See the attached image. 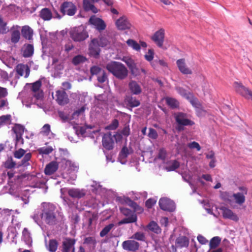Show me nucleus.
<instances>
[{
  "instance_id": "de8ad7c7",
  "label": "nucleus",
  "mask_w": 252,
  "mask_h": 252,
  "mask_svg": "<svg viewBox=\"0 0 252 252\" xmlns=\"http://www.w3.org/2000/svg\"><path fill=\"white\" fill-rule=\"evenodd\" d=\"M12 130L15 134H18V135L21 137L24 131V127L20 124H16L13 127Z\"/></svg>"
},
{
  "instance_id": "4468645a",
  "label": "nucleus",
  "mask_w": 252,
  "mask_h": 252,
  "mask_svg": "<svg viewBox=\"0 0 252 252\" xmlns=\"http://www.w3.org/2000/svg\"><path fill=\"white\" fill-rule=\"evenodd\" d=\"M102 142L105 150L110 151L113 149L114 141L111 133H105L102 137Z\"/></svg>"
},
{
  "instance_id": "20e7f679",
  "label": "nucleus",
  "mask_w": 252,
  "mask_h": 252,
  "mask_svg": "<svg viewBox=\"0 0 252 252\" xmlns=\"http://www.w3.org/2000/svg\"><path fill=\"white\" fill-rule=\"evenodd\" d=\"M174 117L175 121L178 124L177 129L179 131L184 129V126H192L194 124L193 121L188 119L187 115L185 113L182 112L177 113L175 114Z\"/></svg>"
},
{
  "instance_id": "e2e57ef3",
  "label": "nucleus",
  "mask_w": 252,
  "mask_h": 252,
  "mask_svg": "<svg viewBox=\"0 0 252 252\" xmlns=\"http://www.w3.org/2000/svg\"><path fill=\"white\" fill-rule=\"evenodd\" d=\"M148 136L151 138L152 139H156L158 136V134L156 130L153 128L150 127L149 129V132L148 133Z\"/></svg>"
},
{
  "instance_id": "aec40b11",
  "label": "nucleus",
  "mask_w": 252,
  "mask_h": 252,
  "mask_svg": "<svg viewBox=\"0 0 252 252\" xmlns=\"http://www.w3.org/2000/svg\"><path fill=\"white\" fill-rule=\"evenodd\" d=\"M220 210L222 211V216L224 218H228L229 220L237 221L239 218L237 215L234 214L231 210L225 207H222Z\"/></svg>"
},
{
  "instance_id": "864d4df0",
  "label": "nucleus",
  "mask_w": 252,
  "mask_h": 252,
  "mask_svg": "<svg viewBox=\"0 0 252 252\" xmlns=\"http://www.w3.org/2000/svg\"><path fill=\"white\" fill-rule=\"evenodd\" d=\"M102 69L96 65H94L91 67L90 68V72L92 75H98L101 72H102Z\"/></svg>"
},
{
  "instance_id": "0e129e2a",
  "label": "nucleus",
  "mask_w": 252,
  "mask_h": 252,
  "mask_svg": "<svg viewBox=\"0 0 252 252\" xmlns=\"http://www.w3.org/2000/svg\"><path fill=\"white\" fill-rule=\"evenodd\" d=\"M123 61L127 65V66L129 68V69H130V67H132V66L134 65V64H135L133 60L130 58H125L124 59H123Z\"/></svg>"
},
{
  "instance_id": "c03bdc74",
  "label": "nucleus",
  "mask_w": 252,
  "mask_h": 252,
  "mask_svg": "<svg viewBox=\"0 0 252 252\" xmlns=\"http://www.w3.org/2000/svg\"><path fill=\"white\" fill-rule=\"evenodd\" d=\"M61 163L62 164V166L64 169L68 168L70 170H72L73 167H74V164L72 163L71 161L66 159V158H63L61 160Z\"/></svg>"
},
{
  "instance_id": "39448f33",
  "label": "nucleus",
  "mask_w": 252,
  "mask_h": 252,
  "mask_svg": "<svg viewBox=\"0 0 252 252\" xmlns=\"http://www.w3.org/2000/svg\"><path fill=\"white\" fill-rule=\"evenodd\" d=\"M60 11L63 15L72 16L77 12V8L72 2L64 1L61 4Z\"/></svg>"
},
{
  "instance_id": "4d7b16f0",
  "label": "nucleus",
  "mask_w": 252,
  "mask_h": 252,
  "mask_svg": "<svg viewBox=\"0 0 252 252\" xmlns=\"http://www.w3.org/2000/svg\"><path fill=\"white\" fill-rule=\"evenodd\" d=\"M97 80L100 83H104L107 80V74L103 70L102 72L97 75Z\"/></svg>"
},
{
  "instance_id": "4be33fe9",
  "label": "nucleus",
  "mask_w": 252,
  "mask_h": 252,
  "mask_svg": "<svg viewBox=\"0 0 252 252\" xmlns=\"http://www.w3.org/2000/svg\"><path fill=\"white\" fill-rule=\"evenodd\" d=\"M96 2L94 0H83V6L85 11H92L94 13H97L98 10L94 3Z\"/></svg>"
},
{
  "instance_id": "f03ea898",
  "label": "nucleus",
  "mask_w": 252,
  "mask_h": 252,
  "mask_svg": "<svg viewBox=\"0 0 252 252\" xmlns=\"http://www.w3.org/2000/svg\"><path fill=\"white\" fill-rule=\"evenodd\" d=\"M106 68L118 79H125L128 75L125 65L119 62H111L106 64Z\"/></svg>"
},
{
  "instance_id": "5fc2aeb1",
  "label": "nucleus",
  "mask_w": 252,
  "mask_h": 252,
  "mask_svg": "<svg viewBox=\"0 0 252 252\" xmlns=\"http://www.w3.org/2000/svg\"><path fill=\"white\" fill-rule=\"evenodd\" d=\"M144 57L146 61L152 63L153 61V58L154 57V50L149 49L148 53L144 55Z\"/></svg>"
},
{
  "instance_id": "423d86ee",
  "label": "nucleus",
  "mask_w": 252,
  "mask_h": 252,
  "mask_svg": "<svg viewBox=\"0 0 252 252\" xmlns=\"http://www.w3.org/2000/svg\"><path fill=\"white\" fill-rule=\"evenodd\" d=\"M235 91L240 95L247 100L252 101V91L249 88L244 86L241 83L235 82L234 83Z\"/></svg>"
},
{
  "instance_id": "37998d69",
  "label": "nucleus",
  "mask_w": 252,
  "mask_h": 252,
  "mask_svg": "<svg viewBox=\"0 0 252 252\" xmlns=\"http://www.w3.org/2000/svg\"><path fill=\"white\" fill-rule=\"evenodd\" d=\"M11 116L10 115H2L0 117V127L10 123Z\"/></svg>"
},
{
  "instance_id": "412c9836",
  "label": "nucleus",
  "mask_w": 252,
  "mask_h": 252,
  "mask_svg": "<svg viewBox=\"0 0 252 252\" xmlns=\"http://www.w3.org/2000/svg\"><path fill=\"white\" fill-rule=\"evenodd\" d=\"M15 70L16 73L21 76H23L24 72H25L24 77L27 78L30 74V68L27 64H24L22 63L18 64L16 65Z\"/></svg>"
},
{
  "instance_id": "13d9d810",
  "label": "nucleus",
  "mask_w": 252,
  "mask_h": 252,
  "mask_svg": "<svg viewBox=\"0 0 252 252\" xmlns=\"http://www.w3.org/2000/svg\"><path fill=\"white\" fill-rule=\"evenodd\" d=\"M26 154V151L22 149L15 151L13 153L14 157L17 159H21Z\"/></svg>"
},
{
  "instance_id": "c85d7f7f",
  "label": "nucleus",
  "mask_w": 252,
  "mask_h": 252,
  "mask_svg": "<svg viewBox=\"0 0 252 252\" xmlns=\"http://www.w3.org/2000/svg\"><path fill=\"white\" fill-rule=\"evenodd\" d=\"M97 38L98 39L99 44L101 47H107L111 43L110 37L108 34H101Z\"/></svg>"
},
{
  "instance_id": "8fccbe9b",
  "label": "nucleus",
  "mask_w": 252,
  "mask_h": 252,
  "mask_svg": "<svg viewBox=\"0 0 252 252\" xmlns=\"http://www.w3.org/2000/svg\"><path fill=\"white\" fill-rule=\"evenodd\" d=\"M151 65L154 68H156L158 65L162 66H167V64L164 60H160V59H155L151 63Z\"/></svg>"
},
{
  "instance_id": "f3484780",
  "label": "nucleus",
  "mask_w": 252,
  "mask_h": 252,
  "mask_svg": "<svg viewBox=\"0 0 252 252\" xmlns=\"http://www.w3.org/2000/svg\"><path fill=\"white\" fill-rule=\"evenodd\" d=\"M176 64L180 72L183 74H191V69L189 67L186 63L185 59L181 58L178 59L176 61Z\"/></svg>"
},
{
  "instance_id": "a19ab883",
  "label": "nucleus",
  "mask_w": 252,
  "mask_h": 252,
  "mask_svg": "<svg viewBox=\"0 0 252 252\" xmlns=\"http://www.w3.org/2000/svg\"><path fill=\"white\" fill-rule=\"evenodd\" d=\"M5 169H13L16 165V162L13 160L11 157H8V159L3 163Z\"/></svg>"
},
{
  "instance_id": "a211bd4d",
  "label": "nucleus",
  "mask_w": 252,
  "mask_h": 252,
  "mask_svg": "<svg viewBox=\"0 0 252 252\" xmlns=\"http://www.w3.org/2000/svg\"><path fill=\"white\" fill-rule=\"evenodd\" d=\"M115 24L119 30H126V29H129L131 27V24L125 16L118 19Z\"/></svg>"
},
{
  "instance_id": "6ab92c4d",
  "label": "nucleus",
  "mask_w": 252,
  "mask_h": 252,
  "mask_svg": "<svg viewBox=\"0 0 252 252\" xmlns=\"http://www.w3.org/2000/svg\"><path fill=\"white\" fill-rule=\"evenodd\" d=\"M19 26L11 28V42L13 44L18 43L21 38V33L19 30Z\"/></svg>"
},
{
  "instance_id": "9b49d317",
  "label": "nucleus",
  "mask_w": 252,
  "mask_h": 252,
  "mask_svg": "<svg viewBox=\"0 0 252 252\" xmlns=\"http://www.w3.org/2000/svg\"><path fill=\"white\" fill-rule=\"evenodd\" d=\"M74 239L67 237L62 242V252H75L74 245L76 243Z\"/></svg>"
},
{
  "instance_id": "c9c22d12",
  "label": "nucleus",
  "mask_w": 252,
  "mask_h": 252,
  "mask_svg": "<svg viewBox=\"0 0 252 252\" xmlns=\"http://www.w3.org/2000/svg\"><path fill=\"white\" fill-rule=\"evenodd\" d=\"M125 203L131 207L133 208L135 211H143V209L141 207L135 203V202L131 200L130 198H126L125 199Z\"/></svg>"
},
{
  "instance_id": "bf43d9fd",
  "label": "nucleus",
  "mask_w": 252,
  "mask_h": 252,
  "mask_svg": "<svg viewBox=\"0 0 252 252\" xmlns=\"http://www.w3.org/2000/svg\"><path fill=\"white\" fill-rule=\"evenodd\" d=\"M220 196L224 201L231 202L232 195H230L228 192H222L220 194Z\"/></svg>"
},
{
  "instance_id": "7ed1b4c3",
  "label": "nucleus",
  "mask_w": 252,
  "mask_h": 252,
  "mask_svg": "<svg viewBox=\"0 0 252 252\" xmlns=\"http://www.w3.org/2000/svg\"><path fill=\"white\" fill-rule=\"evenodd\" d=\"M70 37L75 42H81L88 37V32L83 25L73 28L69 32Z\"/></svg>"
},
{
  "instance_id": "f704fd0d",
  "label": "nucleus",
  "mask_w": 252,
  "mask_h": 252,
  "mask_svg": "<svg viewBox=\"0 0 252 252\" xmlns=\"http://www.w3.org/2000/svg\"><path fill=\"white\" fill-rule=\"evenodd\" d=\"M137 221V216L135 214H133L128 217L121 220L118 222L119 225H122L126 223L135 222Z\"/></svg>"
},
{
  "instance_id": "9d476101",
  "label": "nucleus",
  "mask_w": 252,
  "mask_h": 252,
  "mask_svg": "<svg viewBox=\"0 0 252 252\" xmlns=\"http://www.w3.org/2000/svg\"><path fill=\"white\" fill-rule=\"evenodd\" d=\"M159 205L161 210L165 211L172 212L175 209L173 201L167 198H161L159 201Z\"/></svg>"
},
{
  "instance_id": "58836bf2",
  "label": "nucleus",
  "mask_w": 252,
  "mask_h": 252,
  "mask_svg": "<svg viewBox=\"0 0 252 252\" xmlns=\"http://www.w3.org/2000/svg\"><path fill=\"white\" fill-rule=\"evenodd\" d=\"M220 241L221 239L219 236L213 237L210 241V249H216L220 244Z\"/></svg>"
},
{
  "instance_id": "774afa93",
  "label": "nucleus",
  "mask_w": 252,
  "mask_h": 252,
  "mask_svg": "<svg viewBox=\"0 0 252 252\" xmlns=\"http://www.w3.org/2000/svg\"><path fill=\"white\" fill-rule=\"evenodd\" d=\"M129 154V151L127 147L125 146H124L120 152V155L121 156L126 158Z\"/></svg>"
},
{
  "instance_id": "ddd939ff",
  "label": "nucleus",
  "mask_w": 252,
  "mask_h": 252,
  "mask_svg": "<svg viewBox=\"0 0 252 252\" xmlns=\"http://www.w3.org/2000/svg\"><path fill=\"white\" fill-rule=\"evenodd\" d=\"M89 23L94 25L97 31L101 32L104 31L106 29V24L101 18L96 17L95 16H92L89 20Z\"/></svg>"
},
{
  "instance_id": "f8f14e48",
  "label": "nucleus",
  "mask_w": 252,
  "mask_h": 252,
  "mask_svg": "<svg viewBox=\"0 0 252 252\" xmlns=\"http://www.w3.org/2000/svg\"><path fill=\"white\" fill-rule=\"evenodd\" d=\"M41 81L39 80L34 83L29 84L31 85V90L33 93V96L37 99H42L43 96L42 91L41 90Z\"/></svg>"
},
{
  "instance_id": "dca6fc26",
  "label": "nucleus",
  "mask_w": 252,
  "mask_h": 252,
  "mask_svg": "<svg viewBox=\"0 0 252 252\" xmlns=\"http://www.w3.org/2000/svg\"><path fill=\"white\" fill-rule=\"evenodd\" d=\"M164 31L161 28L153 35L152 39L158 47H162L164 43Z\"/></svg>"
},
{
  "instance_id": "6e6552de",
  "label": "nucleus",
  "mask_w": 252,
  "mask_h": 252,
  "mask_svg": "<svg viewBox=\"0 0 252 252\" xmlns=\"http://www.w3.org/2000/svg\"><path fill=\"white\" fill-rule=\"evenodd\" d=\"M238 190L240 192L233 193L232 197L235 203L241 205L246 201V195L248 194V189L246 187L240 186L238 188Z\"/></svg>"
},
{
  "instance_id": "a18cd8bd",
  "label": "nucleus",
  "mask_w": 252,
  "mask_h": 252,
  "mask_svg": "<svg viewBox=\"0 0 252 252\" xmlns=\"http://www.w3.org/2000/svg\"><path fill=\"white\" fill-rule=\"evenodd\" d=\"M53 151L51 146L43 147L39 148L37 151L40 155H48L51 153Z\"/></svg>"
},
{
  "instance_id": "cd10ccee",
  "label": "nucleus",
  "mask_w": 252,
  "mask_h": 252,
  "mask_svg": "<svg viewBox=\"0 0 252 252\" xmlns=\"http://www.w3.org/2000/svg\"><path fill=\"white\" fill-rule=\"evenodd\" d=\"M189 243V239L185 236H180L177 237L175 241L176 246L180 248L187 247Z\"/></svg>"
},
{
  "instance_id": "b1692460",
  "label": "nucleus",
  "mask_w": 252,
  "mask_h": 252,
  "mask_svg": "<svg viewBox=\"0 0 252 252\" xmlns=\"http://www.w3.org/2000/svg\"><path fill=\"white\" fill-rule=\"evenodd\" d=\"M58 168L59 163L57 161H51L46 166L44 173L46 175H52L58 170Z\"/></svg>"
},
{
  "instance_id": "a878e982",
  "label": "nucleus",
  "mask_w": 252,
  "mask_h": 252,
  "mask_svg": "<svg viewBox=\"0 0 252 252\" xmlns=\"http://www.w3.org/2000/svg\"><path fill=\"white\" fill-rule=\"evenodd\" d=\"M125 102L127 106L131 107H135L140 104V101L132 95H126L125 96Z\"/></svg>"
},
{
  "instance_id": "7c9ffc66",
  "label": "nucleus",
  "mask_w": 252,
  "mask_h": 252,
  "mask_svg": "<svg viewBox=\"0 0 252 252\" xmlns=\"http://www.w3.org/2000/svg\"><path fill=\"white\" fill-rule=\"evenodd\" d=\"M31 158L32 154L31 153L25 154L18 167H27L31 165Z\"/></svg>"
},
{
  "instance_id": "1a4fd4ad",
  "label": "nucleus",
  "mask_w": 252,
  "mask_h": 252,
  "mask_svg": "<svg viewBox=\"0 0 252 252\" xmlns=\"http://www.w3.org/2000/svg\"><path fill=\"white\" fill-rule=\"evenodd\" d=\"M54 99L57 104L61 106L67 105L69 102L68 95L64 91H56L55 92V96Z\"/></svg>"
},
{
  "instance_id": "5701e85b",
  "label": "nucleus",
  "mask_w": 252,
  "mask_h": 252,
  "mask_svg": "<svg viewBox=\"0 0 252 252\" xmlns=\"http://www.w3.org/2000/svg\"><path fill=\"white\" fill-rule=\"evenodd\" d=\"M68 195L72 198H81L86 194L83 189H80L78 188H70L68 190Z\"/></svg>"
},
{
  "instance_id": "473e14b6",
  "label": "nucleus",
  "mask_w": 252,
  "mask_h": 252,
  "mask_svg": "<svg viewBox=\"0 0 252 252\" xmlns=\"http://www.w3.org/2000/svg\"><path fill=\"white\" fill-rule=\"evenodd\" d=\"M59 246L58 242L55 239L49 240L48 245H47V249L50 252H56Z\"/></svg>"
},
{
  "instance_id": "69168bd1",
  "label": "nucleus",
  "mask_w": 252,
  "mask_h": 252,
  "mask_svg": "<svg viewBox=\"0 0 252 252\" xmlns=\"http://www.w3.org/2000/svg\"><path fill=\"white\" fill-rule=\"evenodd\" d=\"M121 132L125 136H128L130 134V127L129 125H125V126Z\"/></svg>"
},
{
  "instance_id": "72a5a7b5",
  "label": "nucleus",
  "mask_w": 252,
  "mask_h": 252,
  "mask_svg": "<svg viewBox=\"0 0 252 252\" xmlns=\"http://www.w3.org/2000/svg\"><path fill=\"white\" fill-rule=\"evenodd\" d=\"M165 101L166 104L172 109L177 108L179 107V101L175 99V98H173V97H166Z\"/></svg>"
},
{
  "instance_id": "c756f323",
  "label": "nucleus",
  "mask_w": 252,
  "mask_h": 252,
  "mask_svg": "<svg viewBox=\"0 0 252 252\" xmlns=\"http://www.w3.org/2000/svg\"><path fill=\"white\" fill-rule=\"evenodd\" d=\"M33 31L31 27L26 25L22 27V35L28 40H31L32 37Z\"/></svg>"
},
{
  "instance_id": "f257e3e1",
  "label": "nucleus",
  "mask_w": 252,
  "mask_h": 252,
  "mask_svg": "<svg viewBox=\"0 0 252 252\" xmlns=\"http://www.w3.org/2000/svg\"><path fill=\"white\" fill-rule=\"evenodd\" d=\"M42 213L41 218L44 222L49 225H54L58 222V218L55 205L47 203L42 204Z\"/></svg>"
},
{
  "instance_id": "49530a36",
  "label": "nucleus",
  "mask_w": 252,
  "mask_h": 252,
  "mask_svg": "<svg viewBox=\"0 0 252 252\" xmlns=\"http://www.w3.org/2000/svg\"><path fill=\"white\" fill-rule=\"evenodd\" d=\"M114 226L113 223H110L105 226L103 229L100 231L99 235L100 237H103L106 235Z\"/></svg>"
},
{
  "instance_id": "0eeeda50",
  "label": "nucleus",
  "mask_w": 252,
  "mask_h": 252,
  "mask_svg": "<svg viewBox=\"0 0 252 252\" xmlns=\"http://www.w3.org/2000/svg\"><path fill=\"white\" fill-rule=\"evenodd\" d=\"M100 47L98 38H92L88 45V51L90 56L97 58L101 52Z\"/></svg>"
},
{
  "instance_id": "3c124183",
  "label": "nucleus",
  "mask_w": 252,
  "mask_h": 252,
  "mask_svg": "<svg viewBox=\"0 0 252 252\" xmlns=\"http://www.w3.org/2000/svg\"><path fill=\"white\" fill-rule=\"evenodd\" d=\"M131 238L138 241H143L145 239L144 233L142 232H137L131 236Z\"/></svg>"
},
{
  "instance_id": "09e8293b",
  "label": "nucleus",
  "mask_w": 252,
  "mask_h": 252,
  "mask_svg": "<svg viewBox=\"0 0 252 252\" xmlns=\"http://www.w3.org/2000/svg\"><path fill=\"white\" fill-rule=\"evenodd\" d=\"M130 72L132 75H133L134 76H137L140 74V71L143 72L144 73H145V71L144 69H141L140 70L137 68V67L136 65V64L135 63L134 65L132 66V67H130L129 69Z\"/></svg>"
},
{
  "instance_id": "338daca9",
  "label": "nucleus",
  "mask_w": 252,
  "mask_h": 252,
  "mask_svg": "<svg viewBox=\"0 0 252 252\" xmlns=\"http://www.w3.org/2000/svg\"><path fill=\"white\" fill-rule=\"evenodd\" d=\"M156 203V201L154 199L150 198L145 202V206L148 208H151Z\"/></svg>"
},
{
  "instance_id": "4c0bfd02",
  "label": "nucleus",
  "mask_w": 252,
  "mask_h": 252,
  "mask_svg": "<svg viewBox=\"0 0 252 252\" xmlns=\"http://www.w3.org/2000/svg\"><path fill=\"white\" fill-rule=\"evenodd\" d=\"M148 229L156 233L160 232L161 229L158 224L155 221L150 222L147 225Z\"/></svg>"
},
{
  "instance_id": "e433bc0d",
  "label": "nucleus",
  "mask_w": 252,
  "mask_h": 252,
  "mask_svg": "<svg viewBox=\"0 0 252 252\" xmlns=\"http://www.w3.org/2000/svg\"><path fill=\"white\" fill-rule=\"evenodd\" d=\"M87 61V58L84 56L78 55L74 57L72 60V63L77 65L80 63H84Z\"/></svg>"
},
{
  "instance_id": "603ef678",
  "label": "nucleus",
  "mask_w": 252,
  "mask_h": 252,
  "mask_svg": "<svg viewBox=\"0 0 252 252\" xmlns=\"http://www.w3.org/2000/svg\"><path fill=\"white\" fill-rule=\"evenodd\" d=\"M119 126V122L117 119L114 120L112 122L106 126V129L107 130H116Z\"/></svg>"
},
{
  "instance_id": "680f3d73",
  "label": "nucleus",
  "mask_w": 252,
  "mask_h": 252,
  "mask_svg": "<svg viewBox=\"0 0 252 252\" xmlns=\"http://www.w3.org/2000/svg\"><path fill=\"white\" fill-rule=\"evenodd\" d=\"M188 146L190 149H194V148H195L197 151H200V150L201 149V147H200L199 144L195 141H193L189 143L188 144Z\"/></svg>"
},
{
  "instance_id": "ea45409f",
  "label": "nucleus",
  "mask_w": 252,
  "mask_h": 252,
  "mask_svg": "<svg viewBox=\"0 0 252 252\" xmlns=\"http://www.w3.org/2000/svg\"><path fill=\"white\" fill-rule=\"evenodd\" d=\"M126 43L129 47H131L136 51H139L140 50V45L135 40L128 39L126 41Z\"/></svg>"
},
{
  "instance_id": "6e6d98bb",
  "label": "nucleus",
  "mask_w": 252,
  "mask_h": 252,
  "mask_svg": "<svg viewBox=\"0 0 252 252\" xmlns=\"http://www.w3.org/2000/svg\"><path fill=\"white\" fill-rule=\"evenodd\" d=\"M22 237L25 241L29 242L31 239V233L26 227L22 231Z\"/></svg>"
},
{
  "instance_id": "2f4dec72",
  "label": "nucleus",
  "mask_w": 252,
  "mask_h": 252,
  "mask_svg": "<svg viewBox=\"0 0 252 252\" xmlns=\"http://www.w3.org/2000/svg\"><path fill=\"white\" fill-rule=\"evenodd\" d=\"M33 46L31 44L25 45L23 51V56L24 57H30L33 53Z\"/></svg>"
},
{
  "instance_id": "393cba45",
  "label": "nucleus",
  "mask_w": 252,
  "mask_h": 252,
  "mask_svg": "<svg viewBox=\"0 0 252 252\" xmlns=\"http://www.w3.org/2000/svg\"><path fill=\"white\" fill-rule=\"evenodd\" d=\"M128 86L129 90L132 94L138 95L142 93L141 86L135 81H130Z\"/></svg>"
},
{
  "instance_id": "052dcab7",
  "label": "nucleus",
  "mask_w": 252,
  "mask_h": 252,
  "mask_svg": "<svg viewBox=\"0 0 252 252\" xmlns=\"http://www.w3.org/2000/svg\"><path fill=\"white\" fill-rule=\"evenodd\" d=\"M166 151L164 149H160L158 155V158L165 161L166 157Z\"/></svg>"
},
{
  "instance_id": "79ce46f5",
  "label": "nucleus",
  "mask_w": 252,
  "mask_h": 252,
  "mask_svg": "<svg viewBox=\"0 0 252 252\" xmlns=\"http://www.w3.org/2000/svg\"><path fill=\"white\" fill-rule=\"evenodd\" d=\"M180 163L177 160H173L167 166L165 167V169L167 171H173L179 168Z\"/></svg>"
},
{
  "instance_id": "2eb2a0df",
  "label": "nucleus",
  "mask_w": 252,
  "mask_h": 252,
  "mask_svg": "<svg viewBox=\"0 0 252 252\" xmlns=\"http://www.w3.org/2000/svg\"><path fill=\"white\" fill-rule=\"evenodd\" d=\"M123 249L126 251L135 252L139 250L140 244L134 240H126L122 244Z\"/></svg>"
},
{
  "instance_id": "bb28decb",
  "label": "nucleus",
  "mask_w": 252,
  "mask_h": 252,
  "mask_svg": "<svg viewBox=\"0 0 252 252\" xmlns=\"http://www.w3.org/2000/svg\"><path fill=\"white\" fill-rule=\"evenodd\" d=\"M39 17L44 21H50L53 17V14L50 8L45 7L39 11Z\"/></svg>"
}]
</instances>
